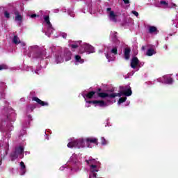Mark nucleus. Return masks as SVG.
<instances>
[{"label": "nucleus", "mask_w": 178, "mask_h": 178, "mask_svg": "<svg viewBox=\"0 0 178 178\" xmlns=\"http://www.w3.org/2000/svg\"><path fill=\"white\" fill-rule=\"evenodd\" d=\"M75 60H76V62H78L79 63H84V60L83 58H81V56H80V55L75 56Z\"/></svg>", "instance_id": "4be33fe9"}, {"label": "nucleus", "mask_w": 178, "mask_h": 178, "mask_svg": "<svg viewBox=\"0 0 178 178\" xmlns=\"http://www.w3.org/2000/svg\"><path fill=\"white\" fill-rule=\"evenodd\" d=\"M86 142L98 145V139L95 138H86Z\"/></svg>", "instance_id": "2eb2a0df"}, {"label": "nucleus", "mask_w": 178, "mask_h": 178, "mask_svg": "<svg viewBox=\"0 0 178 178\" xmlns=\"http://www.w3.org/2000/svg\"><path fill=\"white\" fill-rule=\"evenodd\" d=\"M20 166H21V169L22 170H24L26 169V165H24V162L21 161L20 162Z\"/></svg>", "instance_id": "7c9ffc66"}, {"label": "nucleus", "mask_w": 178, "mask_h": 178, "mask_svg": "<svg viewBox=\"0 0 178 178\" xmlns=\"http://www.w3.org/2000/svg\"><path fill=\"white\" fill-rule=\"evenodd\" d=\"M47 56V53L45 51H38L35 54V58L37 59H44Z\"/></svg>", "instance_id": "0eeeda50"}, {"label": "nucleus", "mask_w": 178, "mask_h": 178, "mask_svg": "<svg viewBox=\"0 0 178 178\" xmlns=\"http://www.w3.org/2000/svg\"><path fill=\"white\" fill-rule=\"evenodd\" d=\"M44 19L45 23H47V24H48V26H52V24H51V22L49 21V15L44 16Z\"/></svg>", "instance_id": "393cba45"}, {"label": "nucleus", "mask_w": 178, "mask_h": 178, "mask_svg": "<svg viewBox=\"0 0 178 178\" xmlns=\"http://www.w3.org/2000/svg\"><path fill=\"white\" fill-rule=\"evenodd\" d=\"M101 144L102 145H106V144H108V140L105 139V138L102 137L101 138Z\"/></svg>", "instance_id": "cd10ccee"}, {"label": "nucleus", "mask_w": 178, "mask_h": 178, "mask_svg": "<svg viewBox=\"0 0 178 178\" xmlns=\"http://www.w3.org/2000/svg\"><path fill=\"white\" fill-rule=\"evenodd\" d=\"M15 15L16 22H22L23 17H22V15H20V13H19V12H15Z\"/></svg>", "instance_id": "6ab92c4d"}, {"label": "nucleus", "mask_w": 178, "mask_h": 178, "mask_svg": "<svg viewBox=\"0 0 178 178\" xmlns=\"http://www.w3.org/2000/svg\"><path fill=\"white\" fill-rule=\"evenodd\" d=\"M86 162L88 165H99V163L94 159H90L89 160H86Z\"/></svg>", "instance_id": "ddd939ff"}, {"label": "nucleus", "mask_w": 178, "mask_h": 178, "mask_svg": "<svg viewBox=\"0 0 178 178\" xmlns=\"http://www.w3.org/2000/svg\"><path fill=\"white\" fill-rule=\"evenodd\" d=\"M97 95L99 98H111V94L107 92H97Z\"/></svg>", "instance_id": "9d476101"}, {"label": "nucleus", "mask_w": 178, "mask_h": 178, "mask_svg": "<svg viewBox=\"0 0 178 178\" xmlns=\"http://www.w3.org/2000/svg\"><path fill=\"white\" fill-rule=\"evenodd\" d=\"M173 7H174V8H176V4L174 3V4H173Z\"/></svg>", "instance_id": "79ce46f5"}, {"label": "nucleus", "mask_w": 178, "mask_h": 178, "mask_svg": "<svg viewBox=\"0 0 178 178\" xmlns=\"http://www.w3.org/2000/svg\"><path fill=\"white\" fill-rule=\"evenodd\" d=\"M38 16L39 15H36L35 14H32V15H31V17L32 18V19H34V17H38Z\"/></svg>", "instance_id": "c9c22d12"}, {"label": "nucleus", "mask_w": 178, "mask_h": 178, "mask_svg": "<svg viewBox=\"0 0 178 178\" xmlns=\"http://www.w3.org/2000/svg\"><path fill=\"white\" fill-rule=\"evenodd\" d=\"M61 35H62L63 38H65V39H66L67 37V34L65 33H63Z\"/></svg>", "instance_id": "72a5a7b5"}, {"label": "nucleus", "mask_w": 178, "mask_h": 178, "mask_svg": "<svg viewBox=\"0 0 178 178\" xmlns=\"http://www.w3.org/2000/svg\"><path fill=\"white\" fill-rule=\"evenodd\" d=\"M32 101H35V102H37V104H38L41 106H48V105H49L48 102H45L40 99V98H38L37 97H33L32 98Z\"/></svg>", "instance_id": "39448f33"}, {"label": "nucleus", "mask_w": 178, "mask_h": 178, "mask_svg": "<svg viewBox=\"0 0 178 178\" xmlns=\"http://www.w3.org/2000/svg\"><path fill=\"white\" fill-rule=\"evenodd\" d=\"M168 3L166 1H158V4L156 5L157 8H161V6H165V8H168Z\"/></svg>", "instance_id": "dca6fc26"}, {"label": "nucleus", "mask_w": 178, "mask_h": 178, "mask_svg": "<svg viewBox=\"0 0 178 178\" xmlns=\"http://www.w3.org/2000/svg\"><path fill=\"white\" fill-rule=\"evenodd\" d=\"M80 42H81V41L74 42V44H70L72 52H74V51H76L75 49H77V48H79V44H80Z\"/></svg>", "instance_id": "4468645a"}, {"label": "nucleus", "mask_w": 178, "mask_h": 178, "mask_svg": "<svg viewBox=\"0 0 178 178\" xmlns=\"http://www.w3.org/2000/svg\"><path fill=\"white\" fill-rule=\"evenodd\" d=\"M123 1H129V0H123Z\"/></svg>", "instance_id": "c03bdc74"}, {"label": "nucleus", "mask_w": 178, "mask_h": 178, "mask_svg": "<svg viewBox=\"0 0 178 178\" xmlns=\"http://www.w3.org/2000/svg\"><path fill=\"white\" fill-rule=\"evenodd\" d=\"M133 15H134L135 16H136V17L138 16V12L133 10L132 11Z\"/></svg>", "instance_id": "473e14b6"}, {"label": "nucleus", "mask_w": 178, "mask_h": 178, "mask_svg": "<svg viewBox=\"0 0 178 178\" xmlns=\"http://www.w3.org/2000/svg\"><path fill=\"white\" fill-rule=\"evenodd\" d=\"M4 16H5V17H6V19H9V17H10V14L9 13H8V11H5Z\"/></svg>", "instance_id": "2f4dec72"}, {"label": "nucleus", "mask_w": 178, "mask_h": 178, "mask_svg": "<svg viewBox=\"0 0 178 178\" xmlns=\"http://www.w3.org/2000/svg\"><path fill=\"white\" fill-rule=\"evenodd\" d=\"M90 172L92 173L99 172V168H98V164H96V165L92 164L90 165Z\"/></svg>", "instance_id": "f8f14e48"}, {"label": "nucleus", "mask_w": 178, "mask_h": 178, "mask_svg": "<svg viewBox=\"0 0 178 178\" xmlns=\"http://www.w3.org/2000/svg\"><path fill=\"white\" fill-rule=\"evenodd\" d=\"M154 54H155V50L154 49H147L146 55H147V56H152V55H154Z\"/></svg>", "instance_id": "5701e85b"}, {"label": "nucleus", "mask_w": 178, "mask_h": 178, "mask_svg": "<svg viewBox=\"0 0 178 178\" xmlns=\"http://www.w3.org/2000/svg\"><path fill=\"white\" fill-rule=\"evenodd\" d=\"M122 95H124L123 90H121L119 93H111L110 94V98H116V97H122Z\"/></svg>", "instance_id": "f3484780"}, {"label": "nucleus", "mask_w": 178, "mask_h": 178, "mask_svg": "<svg viewBox=\"0 0 178 178\" xmlns=\"http://www.w3.org/2000/svg\"><path fill=\"white\" fill-rule=\"evenodd\" d=\"M142 49L144 51V49H145V47L143 46Z\"/></svg>", "instance_id": "a19ab883"}, {"label": "nucleus", "mask_w": 178, "mask_h": 178, "mask_svg": "<svg viewBox=\"0 0 178 178\" xmlns=\"http://www.w3.org/2000/svg\"><path fill=\"white\" fill-rule=\"evenodd\" d=\"M94 95H95V92L94 91H90L85 95L86 98H88V99H91L92 98H93Z\"/></svg>", "instance_id": "aec40b11"}, {"label": "nucleus", "mask_w": 178, "mask_h": 178, "mask_svg": "<svg viewBox=\"0 0 178 178\" xmlns=\"http://www.w3.org/2000/svg\"><path fill=\"white\" fill-rule=\"evenodd\" d=\"M127 99V97H120L118 100V104H123V102H126Z\"/></svg>", "instance_id": "a878e982"}, {"label": "nucleus", "mask_w": 178, "mask_h": 178, "mask_svg": "<svg viewBox=\"0 0 178 178\" xmlns=\"http://www.w3.org/2000/svg\"><path fill=\"white\" fill-rule=\"evenodd\" d=\"M92 173H93L92 177L97 178V173L95 172H92Z\"/></svg>", "instance_id": "4c0bfd02"}, {"label": "nucleus", "mask_w": 178, "mask_h": 178, "mask_svg": "<svg viewBox=\"0 0 178 178\" xmlns=\"http://www.w3.org/2000/svg\"><path fill=\"white\" fill-rule=\"evenodd\" d=\"M156 31H158V29L156 28V26H149V33L150 34L156 33Z\"/></svg>", "instance_id": "a211bd4d"}, {"label": "nucleus", "mask_w": 178, "mask_h": 178, "mask_svg": "<svg viewBox=\"0 0 178 178\" xmlns=\"http://www.w3.org/2000/svg\"><path fill=\"white\" fill-rule=\"evenodd\" d=\"M124 3L125 5H128V3H130V1H124Z\"/></svg>", "instance_id": "e433bc0d"}, {"label": "nucleus", "mask_w": 178, "mask_h": 178, "mask_svg": "<svg viewBox=\"0 0 178 178\" xmlns=\"http://www.w3.org/2000/svg\"><path fill=\"white\" fill-rule=\"evenodd\" d=\"M87 104H97L101 108H104V106H106V103L104 100H93V101H87Z\"/></svg>", "instance_id": "7ed1b4c3"}, {"label": "nucleus", "mask_w": 178, "mask_h": 178, "mask_svg": "<svg viewBox=\"0 0 178 178\" xmlns=\"http://www.w3.org/2000/svg\"><path fill=\"white\" fill-rule=\"evenodd\" d=\"M111 54H114V55H118V48L117 47H113L111 49Z\"/></svg>", "instance_id": "c756f323"}, {"label": "nucleus", "mask_w": 178, "mask_h": 178, "mask_svg": "<svg viewBox=\"0 0 178 178\" xmlns=\"http://www.w3.org/2000/svg\"><path fill=\"white\" fill-rule=\"evenodd\" d=\"M130 52H131V49L130 48L127 47L124 50V58L126 60H129L130 59Z\"/></svg>", "instance_id": "1a4fd4ad"}, {"label": "nucleus", "mask_w": 178, "mask_h": 178, "mask_svg": "<svg viewBox=\"0 0 178 178\" xmlns=\"http://www.w3.org/2000/svg\"><path fill=\"white\" fill-rule=\"evenodd\" d=\"M31 111H33V109H35V106H31Z\"/></svg>", "instance_id": "ea45409f"}, {"label": "nucleus", "mask_w": 178, "mask_h": 178, "mask_svg": "<svg viewBox=\"0 0 178 178\" xmlns=\"http://www.w3.org/2000/svg\"><path fill=\"white\" fill-rule=\"evenodd\" d=\"M3 69H6V66L0 65V70H3Z\"/></svg>", "instance_id": "f704fd0d"}, {"label": "nucleus", "mask_w": 178, "mask_h": 178, "mask_svg": "<svg viewBox=\"0 0 178 178\" xmlns=\"http://www.w3.org/2000/svg\"><path fill=\"white\" fill-rule=\"evenodd\" d=\"M108 91H111V92H113V90H108Z\"/></svg>", "instance_id": "37998d69"}, {"label": "nucleus", "mask_w": 178, "mask_h": 178, "mask_svg": "<svg viewBox=\"0 0 178 178\" xmlns=\"http://www.w3.org/2000/svg\"><path fill=\"white\" fill-rule=\"evenodd\" d=\"M85 50L87 51V52H92V51H94V47H92V46H90V45H86L85 47Z\"/></svg>", "instance_id": "b1692460"}, {"label": "nucleus", "mask_w": 178, "mask_h": 178, "mask_svg": "<svg viewBox=\"0 0 178 178\" xmlns=\"http://www.w3.org/2000/svg\"><path fill=\"white\" fill-rule=\"evenodd\" d=\"M10 156L11 158V161H16L17 158L23 159V158H24V147H16L15 151L10 154Z\"/></svg>", "instance_id": "f257e3e1"}, {"label": "nucleus", "mask_w": 178, "mask_h": 178, "mask_svg": "<svg viewBox=\"0 0 178 178\" xmlns=\"http://www.w3.org/2000/svg\"><path fill=\"white\" fill-rule=\"evenodd\" d=\"M138 63H140V60H138V58L134 56L131 60V67L132 69H136V67L138 66Z\"/></svg>", "instance_id": "423d86ee"}, {"label": "nucleus", "mask_w": 178, "mask_h": 178, "mask_svg": "<svg viewBox=\"0 0 178 178\" xmlns=\"http://www.w3.org/2000/svg\"><path fill=\"white\" fill-rule=\"evenodd\" d=\"M105 56L106 59H108V62H112V60H113V58L111 57V55H109L108 54H105Z\"/></svg>", "instance_id": "c85d7f7f"}, {"label": "nucleus", "mask_w": 178, "mask_h": 178, "mask_svg": "<svg viewBox=\"0 0 178 178\" xmlns=\"http://www.w3.org/2000/svg\"><path fill=\"white\" fill-rule=\"evenodd\" d=\"M13 42L15 44V45L20 44V39L17 37V35H14Z\"/></svg>", "instance_id": "412c9836"}, {"label": "nucleus", "mask_w": 178, "mask_h": 178, "mask_svg": "<svg viewBox=\"0 0 178 178\" xmlns=\"http://www.w3.org/2000/svg\"><path fill=\"white\" fill-rule=\"evenodd\" d=\"M173 83V79L172 77L167 78L165 79V84H172Z\"/></svg>", "instance_id": "bb28decb"}, {"label": "nucleus", "mask_w": 178, "mask_h": 178, "mask_svg": "<svg viewBox=\"0 0 178 178\" xmlns=\"http://www.w3.org/2000/svg\"><path fill=\"white\" fill-rule=\"evenodd\" d=\"M101 91H102V88H99L97 89V92H101Z\"/></svg>", "instance_id": "58836bf2"}, {"label": "nucleus", "mask_w": 178, "mask_h": 178, "mask_svg": "<svg viewBox=\"0 0 178 178\" xmlns=\"http://www.w3.org/2000/svg\"><path fill=\"white\" fill-rule=\"evenodd\" d=\"M122 88V92H124V95L125 97H130L131 95V94H133V92L131 91V88L129 87V88Z\"/></svg>", "instance_id": "6e6552de"}, {"label": "nucleus", "mask_w": 178, "mask_h": 178, "mask_svg": "<svg viewBox=\"0 0 178 178\" xmlns=\"http://www.w3.org/2000/svg\"><path fill=\"white\" fill-rule=\"evenodd\" d=\"M106 10L107 12H110L109 13L110 20H112V22H114L115 23H116L118 20L116 19V15H115V12L111 11L112 10L111 8H107Z\"/></svg>", "instance_id": "20e7f679"}, {"label": "nucleus", "mask_w": 178, "mask_h": 178, "mask_svg": "<svg viewBox=\"0 0 178 178\" xmlns=\"http://www.w3.org/2000/svg\"><path fill=\"white\" fill-rule=\"evenodd\" d=\"M83 144H84V141L81 139L79 140H72L68 143L67 147L68 148H74V147H83Z\"/></svg>", "instance_id": "f03ea898"}, {"label": "nucleus", "mask_w": 178, "mask_h": 178, "mask_svg": "<svg viewBox=\"0 0 178 178\" xmlns=\"http://www.w3.org/2000/svg\"><path fill=\"white\" fill-rule=\"evenodd\" d=\"M65 61L67 62L72 59V51H65L64 54Z\"/></svg>", "instance_id": "9b49d317"}]
</instances>
